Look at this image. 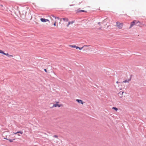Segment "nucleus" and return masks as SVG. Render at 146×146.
Masks as SVG:
<instances>
[{
    "label": "nucleus",
    "instance_id": "1",
    "mask_svg": "<svg viewBox=\"0 0 146 146\" xmlns=\"http://www.w3.org/2000/svg\"><path fill=\"white\" fill-rule=\"evenodd\" d=\"M139 23V22L138 21L136 20H134L133 22L131 23L129 28L132 27L134 25L137 24Z\"/></svg>",
    "mask_w": 146,
    "mask_h": 146
},
{
    "label": "nucleus",
    "instance_id": "2",
    "mask_svg": "<svg viewBox=\"0 0 146 146\" xmlns=\"http://www.w3.org/2000/svg\"><path fill=\"white\" fill-rule=\"evenodd\" d=\"M116 25L119 29H121L122 28L123 26V24L117 22L116 23Z\"/></svg>",
    "mask_w": 146,
    "mask_h": 146
},
{
    "label": "nucleus",
    "instance_id": "3",
    "mask_svg": "<svg viewBox=\"0 0 146 146\" xmlns=\"http://www.w3.org/2000/svg\"><path fill=\"white\" fill-rule=\"evenodd\" d=\"M40 20L42 22H46L47 21L49 22V21L48 19H46L44 18H41L40 19Z\"/></svg>",
    "mask_w": 146,
    "mask_h": 146
},
{
    "label": "nucleus",
    "instance_id": "4",
    "mask_svg": "<svg viewBox=\"0 0 146 146\" xmlns=\"http://www.w3.org/2000/svg\"><path fill=\"white\" fill-rule=\"evenodd\" d=\"M76 101L79 104H83V102L82 100L79 99H76Z\"/></svg>",
    "mask_w": 146,
    "mask_h": 146
},
{
    "label": "nucleus",
    "instance_id": "5",
    "mask_svg": "<svg viewBox=\"0 0 146 146\" xmlns=\"http://www.w3.org/2000/svg\"><path fill=\"white\" fill-rule=\"evenodd\" d=\"M61 106V104H54L53 105V106L54 107H56L57 106H58V107H60Z\"/></svg>",
    "mask_w": 146,
    "mask_h": 146
},
{
    "label": "nucleus",
    "instance_id": "6",
    "mask_svg": "<svg viewBox=\"0 0 146 146\" xmlns=\"http://www.w3.org/2000/svg\"><path fill=\"white\" fill-rule=\"evenodd\" d=\"M13 133L15 134H17V133H19L21 134H22L23 133V132L22 131H17V132H16V133Z\"/></svg>",
    "mask_w": 146,
    "mask_h": 146
},
{
    "label": "nucleus",
    "instance_id": "7",
    "mask_svg": "<svg viewBox=\"0 0 146 146\" xmlns=\"http://www.w3.org/2000/svg\"><path fill=\"white\" fill-rule=\"evenodd\" d=\"M131 80V79H129V80H125L123 82H128L129 81H130Z\"/></svg>",
    "mask_w": 146,
    "mask_h": 146
},
{
    "label": "nucleus",
    "instance_id": "8",
    "mask_svg": "<svg viewBox=\"0 0 146 146\" xmlns=\"http://www.w3.org/2000/svg\"><path fill=\"white\" fill-rule=\"evenodd\" d=\"M73 23V22H69L68 24L67 25V27H68L69 26V25L70 24H72Z\"/></svg>",
    "mask_w": 146,
    "mask_h": 146
},
{
    "label": "nucleus",
    "instance_id": "9",
    "mask_svg": "<svg viewBox=\"0 0 146 146\" xmlns=\"http://www.w3.org/2000/svg\"><path fill=\"white\" fill-rule=\"evenodd\" d=\"M84 47V46H83L82 47H79L78 46L77 47V49H78L80 50H81Z\"/></svg>",
    "mask_w": 146,
    "mask_h": 146
},
{
    "label": "nucleus",
    "instance_id": "10",
    "mask_svg": "<svg viewBox=\"0 0 146 146\" xmlns=\"http://www.w3.org/2000/svg\"><path fill=\"white\" fill-rule=\"evenodd\" d=\"M62 19L64 21H66V22L68 21V19L67 18H63Z\"/></svg>",
    "mask_w": 146,
    "mask_h": 146
},
{
    "label": "nucleus",
    "instance_id": "11",
    "mask_svg": "<svg viewBox=\"0 0 146 146\" xmlns=\"http://www.w3.org/2000/svg\"><path fill=\"white\" fill-rule=\"evenodd\" d=\"M112 109L115 110L116 111L118 110V109L117 108H116V107H113L112 108Z\"/></svg>",
    "mask_w": 146,
    "mask_h": 146
},
{
    "label": "nucleus",
    "instance_id": "12",
    "mask_svg": "<svg viewBox=\"0 0 146 146\" xmlns=\"http://www.w3.org/2000/svg\"><path fill=\"white\" fill-rule=\"evenodd\" d=\"M70 46L72 48H75L77 49V47L78 46H76V45H70Z\"/></svg>",
    "mask_w": 146,
    "mask_h": 146
},
{
    "label": "nucleus",
    "instance_id": "13",
    "mask_svg": "<svg viewBox=\"0 0 146 146\" xmlns=\"http://www.w3.org/2000/svg\"><path fill=\"white\" fill-rule=\"evenodd\" d=\"M79 11H78V12H86V11H85L84 10H79Z\"/></svg>",
    "mask_w": 146,
    "mask_h": 146
},
{
    "label": "nucleus",
    "instance_id": "14",
    "mask_svg": "<svg viewBox=\"0 0 146 146\" xmlns=\"http://www.w3.org/2000/svg\"><path fill=\"white\" fill-rule=\"evenodd\" d=\"M52 16L55 19H59V18L58 17H56L53 15H52Z\"/></svg>",
    "mask_w": 146,
    "mask_h": 146
},
{
    "label": "nucleus",
    "instance_id": "15",
    "mask_svg": "<svg viewBox=\"0 0 146 146\" xmlns=\"http://www.w3.org/2000/svg\"><path fill=\"white\" fill-rule=\"evenodd\" d=\"M4 51L1 50H0V53L3 54Z\"/></svg>",
    "mask_w": 146,
    "mask_h": 146
},
{
    "label": "nucleus",
    "instance_id": "16",
    "mask_svg": "<svg viewBox=\"0 0 146 146\" xmlns=\"http://www.w3.org/2000/svg\"><path fill=\"white\" fill-rule=\"evenodd\" d=\"M9 141L10 142H13V140L12 139H9Z\"/></svg>",
    "mask_w": 146,
    "mask_h": 146
},
{
    "label": "nucleus",
    "instance_id": "17",
    "mask_svg": "<svg viewBox=\"0 0 146 146\" xmlns=\"http://www.w3.org/2000/svg\"><path fill=\"white\" fill-rule=\"evenodd\" d=\"M123 92L121 91L120 92H119V94L121 95H122L123 94Z\"/></svg>",
    "mask_w": 146,
    "mask_h": 146
},
{
    "label": "nucleus",
    "instance_id": "18",
    "mask_svg": "<svg viewBox=\"0 0 146 146\" xmlns=\"http://www.w3.org/2000/svg\"><path fill=\"white\" fill-rule=\"evenodd\" d=\"M90 46V45H84L83 46H84H84L88 47V46Z\"/></svg>",
    "mask_w": 146,
    "mask_h": 146
},
{
    "label": "nucleus",
    "instance_id": "19",
    "mask_svg": "<svg viewBox=\"0 0 146 146\" xmlns=\"http://www.w3.org/2000/svg\"><path fill=\"white\" fill-rule=\"evenodd\" d=\"M53 137H56V138H57L58 137V136H57V135H54Z\"/></svg>",
    "mask_w": 146,
    "mask_h": 146
},
{
    "label": "nucleus",
    "instance_id": "20",
    "mask_svg": "<svg viewBox=\"0 0 146 146\" xmlns=\"http://www.w3.org/2000/svg\"><path fill=\"white\" fill-rule=\"evenodd\" d=\"M6 55L8 57H9V56H10V55L8 54V53H7Z\"/></svg>",
    "mask_w": 146,
    "mask_h": 146
},
{
    "label": "nucleus",
    "instance_id": "21",
    "mask_svg": "<svg viewBox=\"0 0 146 146\" xmlns=\"http://www.w3.org/2000/svg\"><path fill=\"white\" fill-rule=\"evenodd\" d=\"M13 57V55H10V56H9L8 57Z\"/></svg>",
    "mask_w": 146,
    "mask_h": 146
},
{
    "label": "nucleus",
    "instance_id": "22",
    "mask_svg": "<svg viewBox=\"0 0 146 146\" xmlns=\"http://www.w3.org/2000/svg\"><path fill=\"white\" fill-rule=\"evenodd\" d=\"M44 70L45 71V72H47V70H46V69H44Z\"/></svg>",
    "mask_w": 146,
    "mask_h": 146
},
{
    "label": "nucleus",
    "instance_id": "23",
    "mask_svg": "<svg viewBox=\"0 0 146 146\" xmlns=\"http://www.w3.org/2000/svg\"><path fill=\"white\" fill-rule=\"evenodd\" d=\"M53 25L54 26H56V22H55V23H54V24H53Z\"/></svg>",
    "mask_w": 146,
    "mask_h": 146
},
{
    "label": "nucleus",
    "instance_id": "24",
    "mask_svg": "<svg viewBox=\"0 0 146 146\" xmlns=\"http://www.w3.org/2000/svg\"><path fill=\"white\" fill-rule=\"evenodd\" d=\"M7 53H5L4 52H3V54H4L5 55H6Z\"/></svg>",
    "mask_w": 146,
    "mask_h": 146
},
{
    "label": "nucleus",
    "instance_id": "25",
    "mask_svg": "<svg viewBox=\"0 0 146 146\" xmlns=\"http://www.w3.org/2000/svg\"><path fill=\"white\" fill-rule=\"evenodd\" d=\"M0 6L2 7H3V6L2 5H0Z\"/></svg>",
    "mask_w": 146,
    "mask_h": 146
},
{
    "label": "nucleus",
    "instance_id": "26",
    "mask_svg": "<svg viewBox=\"0 0 146 146\" xmlns=\"http://www.w3.org/2000/svg\"><path fill=\"white\" fill-rule=\"evenodd\" d=\"M100 22H98V24H99V25H100Z\"/></svg>",
    "mask_w": 146,
    "mask_h": 146
},
{
    "label": "nucleus",
    "instance_id": "27",
    "mask_svg": "<svg viewBox=\"0 0 146 146\" xmlns=\"http://www.w3.org/2000/svg\"><path fill=\"white\" fill-rule=\"evenodd\" d=\"M18 133V135L19 136H20V135L19 134V133Z\"/></svg>",
    "mask_w": 146,
    "mask_h": 146
},
{
    "label": "nucleus",
    "instance_id": "28",
    "mask_svg": "<svg viewBox=\"0 0 146 146\" xmlns=\"http://www.w3.org/2000/svg\"><path fill=\"white\" fill-rule=\"evenodd\" d=\"M116 83H119V82H118V81H117V82H116Z\"/></svg>",
    "mask_w": 146,
    "mask_h": 146
},
{
    "label": "nucleus",
    "instance_id": "29",
    "mask_svg": "<svg viewBox=\"0 0 146 146\" xmlns=\"http://www.w3.org/2000/svg\"><path fill=\"white\" fill-rule=\"evenodd\" d=\"M70 5V6H72V5Z\"/></svg>",
    "mask_w": 146,
    "mask_h": 146
}]
</instances>
